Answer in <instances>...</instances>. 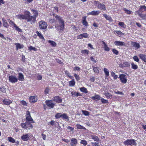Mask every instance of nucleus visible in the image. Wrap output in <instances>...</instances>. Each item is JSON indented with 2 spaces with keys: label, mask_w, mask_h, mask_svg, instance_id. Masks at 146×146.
I'll return each instance as SVG.
<instances>
[{
  "label": "nucleus",
  "mask_w": 146,
  "mask_h": 146,
  "mask_svg": "<svg viewBox=\"0 0 146 146\" xmlns=\"http://www.w3.org/2000/svg\"><path fill=\"white\" fill-rule=\"evenodd\" d=\"M77 38L78 39H81L83 38H88V34L86 33H84L78 36Z\"/></svg>",
  "instance_id": "f3484780"
},
{
  "label": "nucleus",
  "mask_w": 146,
  "mask_h": 146,
  "mask_svg": "<svg viewBox=\"0 0 146 146\" xmlns=\"http://www.w3.org/2000/svg\"><path fill=\"white\" fill-rule=\"evenodd\" d=\"M8 78L9 81L12 83H15L18 81V79L14 76H9Z\"/></svg>",
  "instance_id": "f8f14e48"
},
{
  "label": "nucleus",
  "mask_w": 146,
  "mask_h": 146,
  "mask_svg": "<svg viewBox=\"0 0 146 146\" xmlns=\"http://www.w3.org/2000/svg\"><path fill=\"white\" fill-rule=\"evenodd\" d=\"M74 76L77 81H78L80 79V78L79 76L76 74H74Z\"/></svg>",
  "instance_id": "052dcab7"
},
{
  "label": "nucleus",
  "mask_w": 146,
  "mask_h": 146,
  "mask_svg": "<svg viewBox=\"0 0 146 146\" xmlns=\"http://www.w3.org/2000/svg\"><path fill=\"white\" fill-rule=\"evenodd\" d=\"M113 54L115 55H118L119 54V51L116 49L113 48L112 50Z\"/></svg>",
  "instance_id": "864d4df0"
},
{
  "label": "nucleus",
  "mask_w": 146,
  "mask_h": 146,
  "mask_svg": "<svg viewBox=\"0 0 146 146\" xmlns=\"http://www.w3.org/2000/svg\"><path fill=\"white\" fill-rule=\"evenodd\" d=\"M29 101L31 103H34L37 101L38 98L36 95L30 96L29 98Z\"/></svg>",
  "instance_id": "ddd939ff"
},
{
  "label": "nucleus",
  "mask_w": 146,
  "mask_h": 146,
  "mask_svg": "<svg viewBox=\"0 0 146 146\" xmlns=\"http://www.w3.org/2000/svg\"><path fill=\"white\" fill-rule=\"evenodd\" d=\"M131 65L132 68L134 70H136L138 68L137 66L133 62L131 63Z\"/></svg>",
  "instance_id": "49530a36"
},
{
  "label": "nucleus",
  "mask_w": 146,
  "mask_h": 146,
  "mask_svg": "<svg viewBox=\"0 0 146 146\" xmlns=\"http://www.w3.org/2000/svg\"><path fill=\"white\" fill-rule=\"evenodd\" d=\"M130 66V64L129 63V62H123V63L121 65V66L122 67H129Z\"/></svg>",
  "instance_id": "c756f323"
},
{
  "label": "nucleus",
  "mask_w": 146,
  "mask_h": 146,
  "mask_svg": "<svg viewBox=\"0 0 146 146\" xmlns=\"http://www.w3.org/2000/svg\"><path fill=\"white\" fill-rule=\"evenodd\" d=\"M8 141L9 142H10L11 143H14L15 142V140L11 137H8Z\"/></svg>",
  "instance_id": "de8ad7c7"
},
{
  "label": "nucleus",
  "mask_w": 146,
  "mask_h": 146,
  "mask_svg": "<svg viewBox=\"0 0 146 146\" xmlns=\"http://www.w3.org/2000/svg\"><path fill=\"white\" fill-rule=\"evenodd\" d=\"M20 103L21 105L25 106H27L28 104L26 101L24 100H21L20 101Z\"/></svg>",
  "instance_id": "8fccbe9b"
},
{
  "label": "nucleus",
  "mask_w": 146,
  "mask_h": 146,
  "mask_svg": "<svg viewBox=\"0 0 146 146\" xmlns=\"http://www.w3.org/2000/svg\"><path fill=\"white\" fill-rule=\"evenodd\" d=\"M77 92L76 91H72L71 92L72 96L74 97H77Z\"/></svg>",
  "instance_id": "3c124183"
},
{
  "label": "nucleus",
  "mask_w": 146,
  "mask_h": 146,
  "mask_svg": "<svg viewBox=\"0 0 146 146\" xmlns=\"http://www.w3.org/2000/svg\"><path fill=\"white\" fill-rule=\"evenodd\" d=\"M102 102L103 104H107L108 103V101L106 100H105L103 98H102L101 99Z\"/></svg>",
  "instance_id": "bf43d9fd"
},
{
  "label": "nucleus",
  "mask_w": 146,
  "mask_h": 146,
  "mask_svg": "<svg viewBox=\"0 0 146 146\" xmlns=\"http://www.w3.org/2000/svg\"><path fill=\"white\" fill-rule=\"evenodd\" d=\"M140 11L139 10L138 11H136L135 12V15H137V14H138V15L139 16V17H140V14H142V13H140Z\"/></svg>",
  "instance_id": "338daca9"
},
{
  "label": "nucleus",
  "mask_w": 146,
  "mask_h": 146,
  "mask_svg": "<svg viewBox=\"0 0 146 146\" xmlns=\"http://www.w3.org/2000/svg\"><path fill=\"white\" fill-rule=\"evenodd\" d=\"M115 93L117 94L124 95V94L122 92H119V91H117V92H115Z\"/></svg>",
  "instance_id": "69168bd1"
},
{
  "label": "nucleus",
  "mask_w": 146,
  "mask_h": 146,
  "mask_svg": "<svg viewBox=\"0 0 146 146\" xmlns=\"http://www.w3.org/2000/svg\"><path fill=\"white\" fill-rule=\"evenodd\" d=\"M80 70V68L78 66H76L73 68V70L74 71L77 70V71H79Z\"/></svg>",
  "instance_id": "e2e57ef3"
},
{
  "label": "nucleus",
  "mask_w": 146,
  "mask_h": 146,
  "mask_svg": "<svg viewBox=\"0 0 146 146\" xmlns=\"http://www.w3.org/2000/svg\"><path fill=\"white\" fill-rule=\"evenodd\" d=\"M3 25L4 27L7 28L9 27V25L7 21L5 20L3 18L2 19Z\"/></svg>",
  "instance_id": "2f4dec72"
},
{
  "label": "nucleus",
  "mask_w": 146,
  "mask_h": 146,
  "mask_svg": "<svg viewBox=\"0 0 146 146\" xmlns=\"http://www.w3.org/2000/svg\"><path fill=\"white\" fill-rule=\"evenodd\" d=\"M4 104L6 105H9L12 103V101L9 99H5L3 101Z\"/></svg>",
  "instance_id": "5701e85b"
},
{
  "label": "nucleus",
  "mask_w": 146,
  "mask_h": 146,
  "mask_svg": "<svg viewBox=\"0 0 146 146\" xmlns=\"http://www.w3.org/2000/svg\"><path fill=\"white\" fill-rule=\"evenodd\" d=\"M48 26L46 22L43 20L40 21L38 22V28L41 30H46Z\"/></svg>",
  "instance_id": "423d86ee"
},
{
  "label": "nucleus",
  "mask_w": 146,
  "mask_h": 146,
  "mask_svg": "<svg viewBox=\"0 0 146 146\" xmlns=\"http://www.w3.org/2000/svg\"><path fill=\"white\" fill-rule=\"evenodd\" d=\"M104 94L107 99H111L112 98V95L108 92H105Z\"/></svg>",
  "instance_id": "c85d7f7f"
},
{
  "label": "nucleus",
  "mask_w": 146,
  "mask_h": 146,
  "mask_svg": "<svg viewBox=\"0 0 146 146\" xmlns=\"http://www.w3.org/2000/svg\"><path fill=\"white\" fill-rule=\"evenodd\" d=\"M89 51L85 49L81 50V53L83 54H88L89 53Z\"/></svg>",
  "instance_id": "603ef678"
},
{
  "label": "nucleus",
  "mask_w": 146,
  "mask_h": 146,
  "mask_svg": "<svg viewBox=\"0 0 146 146\" xmlns=\"http://www.w3.org/2000/svg\"><path fill=\"white\" fill-rule=\"evenodd\" d=\"M78 143L77 140L75 138H72L70 140V146H75Z\"/></svg>",
  "instance_id": "a211bd4d"
},
{
  "label": "nucleus",
  "mask_w": 146,
  "mask_h": 146,
  "mask_svg": "<svg viewBox=\"0 0 146 146\" xmlns=\"http://www.w3.org/2000/svg\"><path fill=\"white\" fill-rule=\"evenodd\" d=\"M111 76L113 77L114 79L116 80L118 76L115 74V73L113 72H111Z\"/></svg>",
  "instance_id": "79ce46f5"
},
{
  "label": "nucleus",
  "mask_w": 146,
  "mask_h": 146,
  "mask_svg": "<svg viewBox=\"0 0 146 146\" xmlns=\"http://www.w3.org/2000/svg\"><path fill=\"white\" fill-rule=\"evenodd\" d=\"M91 139H93L94 141L99 142L100 141V139L96 135H90Z\"/></svg>",
  "instance_id": "b1692460"
},
{
  "label": "nucleus",
  "mask_w": 146,
  "mask_h": 146,
  "mask_svg": "<svg viewBox=\"0 0 146 146\" xmlns=\"http://www.w3.org/2000/svg\"><path fill=\"white\" fill-rule=\"evenodd\" d=\"M86 16H85L82 17V23L83 25L86 27H87L88 25V23L86 20Z\"/></svg>",
  "instance_id": "aec40b11"
},
{
  "label": "nucleus",
  "mask_w": 146,
  "mask_h": 146,
  "mask_svg": "<svg viewBox=\"0 0 146 146\" xmlns=\"http://www.w3.org/2000/svg\"><path fill=\"white\" fill-rule=\"evenodd\" d=\"M80 143L81 144H83L84 146L86 145L87 144V141L85 140H82L80 141Z\"/></svg>",
  "instance_id": "13d9d810"
},
{
  "label": "nucleus",
  "mask_w": 146,
  "mask_h": 146,
  "mask_svg": "<svg viewBox=\"0 0 146 146\" xmlns=\"http://www.w3.org/2000/svg\"><path fill=\"white\" fill-rule=\"evenodd\" d=\"M114 44L117 46H125V43L120 41H116L114 42Z\"/></svg>",
  "instance_id": "dca6fc26"
},
{
  "label": "nucleus",
  "mask_w": 146,
  "mask_h": 146,
  "mask_svg": "<svg viewBox=\"0 0 146 146\" xmlns=\"http://www.w3.org/2000/svg\"><path fill=\"white\" fill-rule=\"evenodd\" d=\"M50 90L49 88L48 87H47L44 90V93L45 95H47L48 94Z\"/></svg>",
  "instance_id": "5fc2aeb1"
},
{
  "label": "nucleus",
  "mask_w": 146,
  "mask_h": 146,
  "mask_svg": "<svg viewBox=\"0 0 146 146\" xmlns=\"http://www.w3.org/2000/svg\"><path fill=\"white\" fill-rule=\"evenodd\" d=\"M30 137L29 133L23 134L21 137V139L23 141H27L29 140Z\"/></svg>",
  "instance_id": "2eb2a0df"
},
{
  "label": "nucleus",
  "mask_w": 146,
  "mask_h": 146,
  "mask_svg": "<svg viewBox=\"0 0 146 146\" xmlns=\"http://www.w3.org/2000/svg\"><path fill=\"white\" fill-rule=\"evenodd\" d=\"M140 17L142 19L146 20V14H143L140 15Z\"/></svg>",
  "instance_id": "4d7b16f0"
},
{
  "label": "nucleus",
  "mask_w": 146,
  "mask_h": 146,
  "mask_svg": "<svg viewBox=\"0 0 146 146\" xmlns=\"http://www.w3.org/2000/svg\"><path fill=\"white\" fill-rule=\"evenodd\" d=\"M139 57L142 60L146 63V55L145 54H139Z\"/></svg>",
  "instance_id": "412c9836"
},
{
  "label": "nucleus",
  "mask_w": 146,
  "mask_h": 146,
  "mask_svg": "<svg viewBox=\"0 0 146 146\" xmlns=\"http://www.w3.org/2000/svg\"><path fill=\"white\" fill-rule=\"evenodd\" d=\"M53 18H51L49 19V22L50 23H55V28L60 32H61L64 30L65 26L64 21L60 16L58 15H55L53 14Z\"/></svg>",
  "instance_id": "f03ea898"
},
{
  "label": "nucleus",
  "mask_w": 146,
  "mask_h": 146,
  "mask_svg": "<svg viewBox=\"0 0 146 146\" xmlns=\"http://www.w3.org/2000/svg\"><path fill=\"white\" fill-rule=\"evenodd\" d=\"M80 90L81 92H84L85 94L87 93L88 92L87 89L84 87L80 88Z\"/></svg>",
  "instance_id": "e433bc0d"
},
{
  "label": "nucleus",
  "mask_w": 146,
  "mask_h": 146,
  "mask_svg": "<svg viewBox=\"0 0 146 146\" xmlns=\"http://www.w3.org/2000/svg\"><path fill=\"white\" fill-rule=\"evenodd\" d=\"M118 25L121 28L125 29L126 27V25L123 22H119L118 23Z\"/></svg>",
  "instance_id": "4c0bfd02"
},
{
  "label": "nucleus",
  "mask_w": 146,
  "mask_h": 146,
  "mask_svg": "<svg viewBox=\"0 0 146 146\" xmlns=\"http://www.w3.org/2000/svg\"><path fill=\"white\" fill-rule=\"evenodd\" d=\"M104 71L106 76H108L109 75V72L108 70V69L106 68H104Z\"/></svg>",
  "instance_id": "f704fd0d"
},
{
  "label": "nucleus",
  "mask_w": 146,
  "mask_h": 146,
  "mask_svg": "<svg viewBox=\"0 0 146 146\" xmlns=\"http://www.w3.org/2000/svg\"><path fill=\"white\" fill-rule=\"evenodd\" d=\"M92 99L94 100H99L100 99V97L99 95H96L92 97Z\"/></svg>",
  "instance_id": "7c9ffc66"
},
{
  "label": "nucleus",
  "mask_w": 146,
  "mask_h": 146,
  "mask_svg": "<svg viewBox=\"0 0 146 146\" xmlns=\"http://www.w3.org/2000/svg\"><path fill=\"white\" fill-rule=\"evenodd\" d=\"M21 60L23 62H25V58L24 55H22V56Z\"/></svg>",
  "instance_id": "774afa93"
},
{
  "label": "nucleus",
  "mask_w": 146,
  "mask_h": 146,
  "mask_svg": "<svg viewBox=\"0 0 146 146\" xmlns=\"http://www.w3.org/2000/svg\"><path fill=\"white\" fill-rule=\"evenodd\" d=\"M48 42V43H50V45L52 47H55L56 46V44L55 42L54 41L51 40H49Z\"/></svg>",
  "instance_id": "ea45409f"
},
{
  "label": "nucleus",
  "mask_w": 146,
  "mask_h": 146,
  "mask_svg": "<svg viewBox=\"0 0 146 146\" xmlns=\"http://www.w3.org/2000/svg\"><path fill=\"white\" fill-rule=\"evenodd\" d=\"M94 4L95 5L97 6L98 9L100 10L105 11L106 9V6L103 3H102L98 1H94Z\"/></svg>",
  "instance_id": "20e7f679"
},
{
  "label": "nucleus",
  "mask_w": 146,
  "mask_h": 146,
  "mask_svg": "<svg viewBox=\"0 0 146 146\" xmlns=\"http://www.w3.org/2000/svg\"><path fill=\"white\" fill-rule=\"evenodd\" d=\"M6 89L5 88V87L3 86L0 88V92H2L3 93H5L6 92Z\"/></svg>",
  "instance_id": "37998d69"
},
{
  "label": "nucleus",
  "mask_w": 146,
  "mask_h": 146,
  "mask_svg": "<svg viewBox=\"0 0 146 146\" xmlns=\"http://www.w3.org/2000/svg\"><path fill=\"white\" fill-rule=\"evenodd\" d=\"M55 117L56 119H58L61 117L63 119H66L69 120V117L65 113L61 114V113H57L55 116Z\"/></svg>",
  "instance_id": "39448f33"
},
{
  "label": "nucleus",
  "mask_w": 146,
  "mask_h": 146,
  "mask_svg": "<svg viewBox=\"0 0 146 146\" xmlns=\"http://www.w3.org/2000/svg\"><path fill=\"white\" fill-rule=\"evenodd\" d=\"M62 141L65 142L66 143H68L70 142V140L67 139H62Z\"/></svg>",
  "instance_id": "0e129e2a"
},
{
  "label": "nucleus",
  "mask_w": 146,
  "mask_h": 146,
  "mask_svg": "<svg viewBox=\"0 0 146 146\" xmlns=\"http://www.w3.org/2000/svg\"><path fill=\"white\" fill-rule=\"evenodd\" d=\"M114 32H116L117 34V35L120 37L121 36L123 35H124V33L121 32L120 31H114Z\"/></svg>",
  "instance_id": "58836bf2"
},
{
  "label": "nucleus",
  "mask_w": 146,
  "mask_h": 146,
  "mask_svg": "<svg viewBox=\"0 0 146 146\" xmlns=\"http://www.w3.org/2000/svg\"><path fill=\"white\" fill-rule=\"evenodd\" d=\"M14 44L16 46V50H17L19 49L23 48L24 47V46L23 44H21L19 43H16Z\"/></svg>",
  "instance_id": "4be33fe9"
},
{
  "label": "nucleus",
  "mask_w": 146,
  "mask_h": 146,
  "mask_svg": "<svg viewBox=\"0 0 146 146\" xmlns=\"http://www.w3.org/2000/svg\"><path fill=\"white\" fill-rule=\"evenodd\" d=\"M123 10L124 11L125 13L128 15H130L131 14L132 11L130 10H128L126 8H124Z\"/></svg>",
  "instance_id": "a19ab883"
},
{
  "label": "nucleus",
  "mask_w": 146,
  "mask_h": 146,
  "mask_svg": "<svg viewBox=\"0 0 146 146\" xmlns=\"http://www.w3.org/2000/svg\"><path fill=\"white\" fill-rule=\"evenodd\" d=\"M131 44L132 46L136 48L137 49L139 48L140 47L139 44L136 42L132 41Z\"/></svg>",
  "instance_id": "393cba45"
},
{
  "label": "nucleus",
  "mask_w": 146,
  "mask_h": 146,
  "mask_svg": "<svg viewBox=\"0 0 146 146\" xmlns=\"http://www.w3.org/2000/svg\"><path fill=\"white\" fill-rule=\"evenodd\" d=\"M124 145L127 146L136 145V142L134 139H127L123 142Z\"/></svg>",
  "instance_id": "0eeeda50"
},
{
  "label": "nucleus",
  "mask_w": 146,
  "mask_h": 146,
  "mask_svg": "<svg viewBox=\"0 0 146 146\" xmlns=\"http://www.w3.org/2000/svg\"><path fill=\"white\" fill-rule=\"evenodd\" d=\"M33 123L31 122L27 121L25 123H21V126L23 129L26 130H29L32 129L33 126L31 124Z\"/></svg>",
  "instance_id": "7ed1b4c3"
},
{
  "label": "nucleus",
  "mask_w": 146,
  "mask_h": 146,
  "mask_svg": "<svg viewBox=\"0 0 146 146\" xmlns=\"http://www.w3.org/2000/svg\"><path fill=\"white\" fill-rule=\"evenodd\" d=\"M36 33L40 39L42 40H45L44 38L40 33H39L38 31H36Z\"/></svg>",
  "instance_id": "c9c22d12"
},
{
  "label": "nucleus",
  "mask_w": 146,
  "mask_h": 146,
  "mask_svg": "<svg viewBox=\"0 0 146 146\" xmlns=\"http://www.w3.org/2000/svg\"><path fill=\"white\" fill-rule=\"evenodd\" d=\"M139 11L141 12L146 11V6L145 5H142L140 6Z\"/></svg>",
  "instance_id": "473e14b6"
},
{
  "label": "nucleus",
  "mask_w": 146,
  "mask_h": 146,
  "mask_svg": "<svg viewBox=\"0 0 146 146\" xmlns=\"http://www.w3.org/2000/svg\"><path fill=\"white\" fill-rule=\"evenodd\" d=\"M83 114L86 116H88L89 115V112L86 110H82Z\"/></svg>",
  "instance_id": "6e6d98bb"
},
{
  "label": "nucleus",
  "mask_w": 146,
  "mask_h": 146,
  "mask_svg": "<svg viewBox=\"0 0 146 146\" xmlns=\"http://www.w3.org/2000/svg\"><path fill=\"white\" fill-rule=\"evenodd\" d=\"M28 49L30 51H31L32 50L34 51H36L37 50V49L35 47H33L32 46H30L28 47Z\"/></svg>",
  "instance_id": "09e8293b"
},
{
  "label": "nucleus",
  "mask_w": 146,
  "mask_h": 146,
  "mask_svg": "<svg viewBox=\"0 0 146 146\" xmlns=\"http://www.w3.org/2000/svg\"><path fill=\"white\" fill-rule=\"evenodd\" d=\"M92 67L94 72L97 74H98L99 73V70L98 67L95 66H93Z\"/></svg>",
  "instance_id": "a18cd8bd"
},
{
  "label": "nucleus",
  "mask_w": 146,
  "mask_h": 146,
  "mask_svg": "<svg viewBox=\"0 0 146 146\" xmlns=\"http://www.w3.org/2000/svg\"><path fill=\"white\" fill-rule=\"evenodd\" d=\"M75 82L74 79H72V80L69 82V85L70 86H73L75 85Z\"/></svg>",
  "instance_id": "72a5a7b5"
},
{
  "label": "nucleus",
  "mask_w": 146,
  "mask_h": 146,
  "mask_svg": "<svg viewBox=\"0 0 146 146\" xmlns=\"http://www.w3.org/2000/svg\"><path fill=\"white\" fill-rule=\"evenodd\" d=\"M25 116L27 121L31 122V123H35L34 121L31 116L30 111H27Z\"/></svg>",
  "instance_id": "9d476101"
},
{
  "label": "nucleus",
  "mask_w": 146,
  "mask_h": 146,
  "mask_svg": "<svg viewBox=\"0 0 146 146\" xmlns=\"http://www.w3.org/2000/svg\"><path fill=\"white\" fill-rule=\"evenodd\" d=\"M8 21L11 27L13 28H14L17 31L19 32H21L22 31V30L17 26L10 19H8Z\"/></svg>",
  "instance_id": "6e6552de"
},
{
  "label": "nucleus",
  "mask_w": 146,
  "mask_h": 146,
  "mask_svg": "<svg viewBox=\"0 0 146 146\" xmlns=\"http://www.w3.org/2000/svg\"><path fill=\"white\" fill-rule=\"evenodd\" d=\"M119 78L121 82L123 84H125L127 82V78L126 76L123 74H120Z\"/></svg>",
  "instance_id": "9b49d317"
},
{
  "label": "nucleus",
  "mask_w": 146,
  "mask_h": 146,
  "mask_svg": "<svg viewBox=\"0 0 146 146\" xmlns=\"http://www.w3.org/2000/svg\"><path fill=\"white\" fill-rule=\"evenodd\" d=\"M18 80H19V81H23L24 80V76L21 73H18Z\"/></svg>",
  "instance_id": "bb28decb"
},
{
  "label": "nucleus",
  "mask_w": 146,
  "mask_h": 146,
  "mask_svg": "<svg viewBox=\"0 0 146 146\" xmlns=\"http://www.w3.org/2000/svg\"><path fill=\"white\" fill-rule=\"evenodd\" d=\"M53 100H46L45 101V103L46 105L48 108L49 109H52L55 105V103L52 102Z\"/></svg>",
  "instance_id": "1a4fd4ad"
},
{
  "label": "nucleus",
  "mask_w": 146,
  "mask_h": 146,
  "mask_svg": "<svg viewBox=\"0 0 146 146\" xmlns=\"http://www.w3.org/2000/svg\"><path fill=\"white\" fill-rule=\"evenodd\" d=\"M103 17L107 20L110 22H112L113 20L111 16H108L106 14H104L103 15Z\"/></svg>",
  "instance_id": "a878e982"
},
{
  "label": "nucleus",
  "mask_w": 146,
  "mask_h": 146,
  "mask_svg": "<svg viewBox=\"0 0 146 146\" xmlns=\"http://www.w3.org/2000/svg\"><path fill=\"white\" fill-rule=\"evenodd\" d=\"M76 127L78 129H84V130L86 129V128L84 127L80 124H77Z\"/></svg>",
  "instance_id": "c03bdc74"
},
{
  "label": "nucleus",
  "mask_w": 146,
  "mask_h": 146,
  "mask_svg": "<svg viewBox=\"0 0 146 146\" xmlns=\"http://www.w3.org/2000/svg\"><path fill=\"white\" fill-rule=\"evenodd\" d=\"M101 42L104 45V48L105 50L107 51H109L110 50V48L108 46L106 43L103 40H101Z\"/></svg>",
  "instance_id": "cd10ccee"
},
{
  "label": "nucleus",
  "mask_w": 146,
  "mask_h": 146,
  "mask_svg": "<svg viewBox=\"0 0 146 146\" xmlns=\"http://www.w3.org/2000/svg\"><path fill=\"white\" fill-rule=\"evenodd\" d=\"M30 10L33 12V16H31L30 12L25 10L24 12V15L19 14L17 16V18L20 20H25L27 22H30L31 24L35 23L36 17L38 16V11L35 9H30Z\"/></svg>",
  "instance_id": "f257e3e1"
},
{
  "label": "nucleus",
  "mask_w": 146,
  "mask_h": 146,
  "mask_svg": "<svg viewBox=\"0 0 146 146\" xmlns=\"http://www.w3.org/2000/svg\"><path fill=\"white\" fill-rule=\"evenodd\" d=\"M53 101L56 102L57 103H60L62 102V99L59 96H56L53 98L52 100Z\"/></svg>",
  "instance_id": "4468645a"
},
{
  "label": "nucleus",
  "mask_w": 146,
  "mask_h": 146,
  "mask_svg": "<svg viewBox=\"0 0 146 146\" xmlns=\"http://www.w3.org/2000/svg\"><path fill=\"white\" fill-rule=\"evenodd\" d=\"M133 58L134 61L137 62H139V60L137 56H135L133 57Z\"/></svg>",
  "instance_id": "680f3d73"
},
{
  "label": "nucleus",
  "mask_w": 146,
  "mask_h": 146,
  "mask_svg": "<svg viewBox=\"0 0 146 146\" xmlns=\"http://www.w3.org/2000/svg\"><path fill=\"white\" fill-rule=\"evenodd\" d=\"M100 11H93L87 14L88 15H97L99 14Z\"/></svg>",
  "instance_id": "6ab92c4d"
}]
</instances>
